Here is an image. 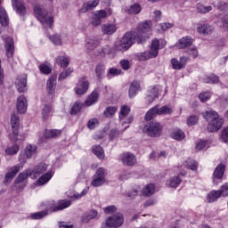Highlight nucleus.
<instances>
[{
  "label": "nucleus",
  "mask_w": 228,
  "mask_h": 228,
  "mask_svg": "<svg viewBox=\"0 0 228 228\" xmlns=\"http://www.w3.org/2000/svg\"><path fill=\"white\" fill-rule=\"evenodd\" d=\"M152 29V22L146 20L139 23L137 31L126 32L121 40L116 42V51H127L133 44H145L149 40V33Z\"/></svg>",
  "instance_id": "obj_1"
},
{
  "label": "nucleus",
  "mask_w": 228,
  "mask_h": 228,
  "mask_svg": "<svg viewBox=\"0 0 228 228\" xmlns=\"http://www.w3.org/2000/svg\"><path fill=\"white\" fill-rule=\"evenodd\" d=\"M71 204L72 202L67 200H61L58 201H46L43 203L45 210L30 214V218L31 220H42V218H45V216H47L49 213L62 211V209H67V208H70Z\"/></svg>",
  "instance_id": "obj_2"
},
{
  "label": "nucleus",
  "mask_w": 228,
  "mask_h": 228,
  "mask_svg": "<svg viewBox=\"0 0 228 228\" xmlns=\"http://www.w3.org/2000/svg\"><path fill=\"white\" fill-rule=\"evenodd\" d=\"M204 118L206 120H209L207 129L208 133H216V131H220L222 129V126H224V118H220L218 112L210 110H207L203 114Z\"/></svg>",
  "instance_id": "obj_3"
},
{
  "label": "nucleus",
  "mask_w": 228,
  "mask_h": 228,
  "mask_svg": "<svg viewBox=\"0 0 228 228\" xmlns=\"http://www.w3.org/2000/svg\"><path fill=\"white\" fill-rule=\"evenodd\" d=\"M34 12L37 19L43 24L44 28H53L54 19L53 16L47 14V11L42 9L40 5H35Z\"/></svg>",
  "instance_id": "obj_4"
},
{
  "label": "nucleus",
  "mask_w": 228,
  "mask_h": 228,
  "mask_svg": "<svg viewBox=\"0 0 228 228\" xmlns=\"http://www.w3.org/2000/svg\"><path fill=\"white\" fill-rule=\"evenodd\" d=\"M106 175H108L106 168L99 167L92 177L91 186L99 188V186L106 184Z\"/></svg>",
  "instance_id": "obj_5"
},
{
  "label": "nucleus",
  "mask_w": 228,
  "mask_h": 228,
  "mask_svg": "<svg viewBox=\"0 0 228 228\" xmlns=\"http://www.w3.org/2000/svg\"><path fill=\"white\" fill-rule=\"evenodd\" d=\"M142 131L143 133L148 134V136H151V138H156L158 136H161L163 126L158 122H151L148 125H145L142 128Z\"/></svg>",
  "instance_id": "obj_6"
},
{
  "label": "nucleus",
  "mask_w": 228,
  "mask_h": 228,
  "mask_svg": "<svg viewBox=\"0 0 228 228\" xmlns=\"http://www.w3.org/2000/svg\"><path fill=\"white\" fill-rule=\"evenodd\" d=\"M172 108L168 106H155L151 108L145 115V120H152L156 115H171Z\"/></svg>",
  "instance_id": "obj_7"
},
{
  "label": "nucleus",
  "mask_w": 228,
  "mask_h": 228,
  "mask_svg": "<svg viewBox=\"0 0 228 228\" xmlns=\"http://www.w3.org/2000/svg\"><path fill=\"white\" fill-rule=\"evenodd\" d=\"M167 45V41L163 39L154 38L151 41L150 51L148 53L151 58H156L159 54V49H163Z\"/></svg>",
  "instance_id": "obj_8"
},
{
  "label": "nucleus",
  "mask_w": 228,
  "mask_h": 228,
  "mask_svg": "<svg viewBox=\"0 0 228 228\" xmlns=\"http://www.w3.org/2000/svg\"><path fill=\"white\" fill-rule=\"evenodd\" d=\"M89 86L90 82H88L86 77H81L78 78V82L74 88V92L77 95H85V94L88 92Z\"/></svg>",
  "instance_id": "obj_9"
},
{
  "label": "nucleus",
  "mask_w": 228,
  "mask_h": 228,
  "mask_svg": "<svg viewBox=\"0 0 228 228\" xmlns=\"http://www.w3.org/2000/svg\"><path fill=\"white\" fill-rule=\"evenodd\" d=\"M122 224H124V216L119 213L110 216L105 222L106 227L110 228H118Z\"/></svg>",
  "instance_id": "obj_10"
},
{
  "label": "nucleus",
  "mask_w": 228,
  "mask_h": 228,
  "mask_svg": "<svg viewBox=\"0 0 228 228\" xmlns=\"http://www.w3.org/2000/svg\"><path fill=\"white\" fill-rule=\"evenodd\" d=\"M131 111V108L127 105H123L119 111V120L122 122V126H126V124H131L134 118L133 116H129L126 119V117L129 115Z\"/></svg>",
  "instance_id": "obj_11"
},
{
  "label": "nucleus",
  "mask_w": 228,
  "mask_h": 228,
  "mask_svg": "<svg viewBox=\"0 0 228 228\" xmlns=\"http://www.w3.org/2000/svg\"><path fill=\"white\" fill-rule=\"evenodd\" d=\"M14 85L20 94L26 92V87L28 86V75H19L14 81Z\"/></svg>",
  "instance_id": "obj_12"
},
{
  "label": "nucleus",
  "mask_w": 228,
  "mask_h": 228,
  "mask_svg": "<svg viewBox=\"0 0 228 228\" xmlns=\"http://www.w3.org/2000/svg\"><path fill=\"white\" fill-rule=\"evenodd\" d=\"M12 6L14 12L21 17H24L28 13V9L21 0H12Z\"/></svg>",
  "instance_id": "obj_13"
},
{
  "label": "nucleus",
  "mask_w": 228,
  "mask_h": 228,
  "mask_svg": "<svg viewBox=\"0 0 228 228\" xmlns=\"http://www.w3.org/2000/svg\"><path fill=\"white\" fill-rule=\"evenodd\" d=\"M11 127L12 134L18 136L19 129L20 128V118H19V114L12 113L11 115Z\"/></svg>",
  "instance_id": "obj_14"
},
{
  "label": "nucleus",
  "mask_w": 228,
  "mask_h": 228,
  "mask_svg": "<svg viewBox=\"0 0 228 228\" xmlns=\"http://www.w3.org/2000/svg\"><path fill=\"white\" fill-rule=\"evenodd\" d=\"M120 159L123 165H126V167H133V165L136 164V157L133 153H122L120 155Z\"/></svg>",
  "instance_id": "obj_15"
},
{
  "label": "nucleus",
  "mask_w": 228,
  "mask_h": 228,
  "mask_svg": "<svg viewBox=\"0 0 228 228\" xmlns=\"http://www.w3.org/2000/svg\"><path fill=\"white\" fill-rule=\"evenodd\" d=\"M56 79H58V77L52 75L46 82V92L49 95H53L56 91Z\"/></svg>",
  "instance_id": "obj_16"
},
{
  "label": "nucleus",
  "mask_w": 228,
  "mask_h": 228,
  "mask_svg": "<svg viewBox=\"0 0 228 228\" xmlns=\"http://www.w3.org/2000/svg\"><path fill=\"white\" fill-rule=\"evenodd\" d=\"M17 111L20 114L28 111V100L24 95H20L17 100Z\"/></svg>",
  "instance_id": "obj_17"
},
{
  "label": "nucleus",
  "mask_w": 228,
  "mask_h": 228,
  "mask_svg": "<svg viewBox=\"0 0 228 228\" xmlns=\"http://www.w3.org/2000/svg\"><path fill=\"white\" fill-rule=\"evenodd\" d=\"M193 44V38L190 36H186L179 39L176 43V47L178 49H186V47H190Z\"/></svg>",
  "instance_id": "obj_18"
},
{
  "label": "nucleus",
  "mask_w": 228,
  "mask_h": 228,
  "mask_svg": "<svg viewBox=\"0 0 228 228\" xmlns=\"http://www.w3.org/2000/svg\"><path fill=\"white\" fill-rule=\"evenodd\" d=\"M99 101V93L97 91H93L86 99L84 105L88 108L94 106Z\"/></svg>",
  "instance_id": "obj_19"
},
{
  "label": "nucleus",
  "mask_w": 228,
  "mask_h": 228,
  "mask_svg": "<svg viewBox=\"0 0 228 228\" xmlns=\"http://www.w3.org/2000/svg\"><path fill=\"white\" fill-rule=\"evenodd\" d=\"M53 104H45L42 110V117L44 122H47V120L53 117Z\"/></svg>",
  "instance_id": "obj_20"
},
{
  "label": "nucleus",
  "mask_w": 228,
  "mask_h": 228,
  "mask_svg": "<svg viewBox=\"0 0 228 228\" xmlns=\"http://www.w3.org/2000/svg\"><path fill=\"white\" fill-rule=\"evenodd\" d=\"M45 170H47V164L41 162L30 173V177H38V175H40V174H44V172H45Z\"/></svg>",
  "instance_id": "obj_21"
},
{
  "label": "nucleus",
  "mask_w": 228,
  "mask_h": 228,
  "mask_svg": "<svg viewBox=\"0 0 228 228\" xmlns=\"http://www.w3.org/2000/svg\"><path fill=\"white\" fill-rule=\"evenodd\" d=\"M55 61L57 65H59V67H61L62 69H67L70 64V57L59 55L55 59Z\"/></svg>",
  "instance_id": "obj_22"
},
{
  "label": "nucleus",
  "mask_w": 228,
  "mask_h": 228,
  "mask_svg": "<svg viewBox=\"0 0 228 228\" xmlns=\"http://www.w3.org/2000/svg\"><path fill=\"white\" fill-rule=\"evenodd\" d=\"M53 179V173L48 172L41 175L36 182V186H44Z\"/></svg>",
  "instance_id": "obj_23"
},
{
  "label": "nucleus",
  "mask_w": 228,
  "mask_h": 228,
  "mask_svg": "<svg viewBox=\"0 0 228 228\" xmlns=\"http://www.w3.org/2000/svg\"><path fill=\"white\" fill-rule=\"evenodd\" d=\"M140 91V82L134 80L131 83L130 88L128 91V95L130 99H133V97L136 96V94Z\"/></svg>",
  "instance_id": "obj_24"
},
{
  "label": "nucleus",
  "mask_w": 228,
  "mask_h": 228,
  "mask_svg": "<svg viewBox=\"0 0 228 228\" xmlns=\"http://www.w3.org/2000/svg\"><path fill=\"white\" fill-rule=\"evenodd\" d=\"M20 171V165L13 166L10 168V171L5 175V180L6 181H12L17 174Z\"/></svg>",
  "instance_id": "obj_25"
},
{
  "label": "nucleus",
  "mask_w": 228,
  "mask_h": 228,
  "mask_svg": "<svg viewBox=\"0 0 228 228\" xmlns=\"http://www.w3.org/2000/svg\"><path fill=\"white\" fill-rule=\"evenodd\" d=\"M44 136L46 140H51V138H58L59 136H61V130H45Z\"/></svg>",
  "instance_id": "obj_26"
},
{
  "label": "nucleus",
  "mask_w": 228,
  "mask_h": 228,
  "mask_svg": "<svg viewBox=\"0 0 228 228\" xmlns=\"http://www.w3.org/2000/svg\"><path fill=\"white\" fill-rule=\"evenodd\" d=\"M225 172V166L224 164H219L216 169L214 170V183H215V179H222L224 177V174Z\"/></svg>",
  "instance_id": "obj_27"
},
{
  "label": "nucleus",
  "mask_w": 228,
  "mask_h": 228,
  "mask_svg": "<svg viewBox=\"0 0 228 228\" xmlns=\"http://www.w3.org/2000/svg\"><path fill=\"white\" fill-rule=\"evenodd\" d=\"M102 31L104 35H113L117 31L115 24L107 23L102 27Z\"/></svg>",
  "instance_id": "obj_28"
},
{
  "label": "nucleus",
  "mask_w": 228,
  "mask_h": 228,
  "mask_svg": "<svg viewBox=\"0 0 228 228\" xmlns=\"http://www.w3.org/2000/svg\"><path fill=\"white\" fill-rule=\"evenodd\" d=\"M6 56L7 58H13V53H15V45L13 40L5 42Z\"/></svg>",
  "instance_id": "obj_29"
},
{
  "label": "nucleus",
  "mask_w": 228,
  "mask_h": 228,
  "mask_svg": "<svg viewBox=\"0 0 228 228\" xmlns=\"http://www.w3.org/2000/svg\"><path fill=\"white\" fill-rule=\"evenodd\" d=\"M99 4V0H90L85 3L82 6V12H88L89 10H94Z\"/></svg>",
  "instance_id": "obj_30"
},
{
  "label": "nucleus",
  "mask_w": 228,
  "mask_h": 228,
  "mask_svg": "<svg viewBox=\"0 0 228 228\" xmlns=\"http://www.w3.org/2000/svg\"><path fill=\"white\" fill-rule=\"evenodd\" d=\"M0 24L2 26H8L10 24L8 13H6V11L3 7H0Z\"/></svg>",
  "instance_id": "obj_31"
},
{
  "label": "nucleus",
  "mask_w": 228,
  "mask_h": 228,
  "mask_svg": "<svg viewBox=\"0 0 228 228\" xmlns=\"http://www.w3.org/2000/svg\"><path fill=\"white\" fill-rule=\"evenodd\" d=\"M155 191L156 185H154L153 183H149L143 188L142 195H144V197H151V195H154Z\"/></svg>",
  "instance_id": "obj_32"
},
{
  "label": "nucleus",
  "mask_w": 228,
  "mask_h": 228,
  "mask_svg": "<svg viewBox=\"0 0 228 228\" xmlns=\"http://www.w3.org/2000/svg\"><path fill=\"white\" fill-rule=\"evenodd\" d=\"M198 33L200 35H211V31H213V27L209 24H203L197 28Z\"/></svg>",
  "instance_id": "obj_33"
},
{
  "label": "nucleus",
  "mask_w": 228,
  "mask_h": 228,
  "mask_svg": "<svg viewBox=\"0 0 228 228\" xmlns=\"http://www.w3.org/2000/svg\"><path fill=\"white\" fill-rule=\"evenodd\" d=\"M220 197H222V195L220 194V191L214 190L208 194L207 200L208 202H216V200H218Z\"/></svg>",
  "instance_id": "obj_34"
},
{
  "label": "nucleus",
  "mask_w": 228,
  "mask_h": 228,
  "mask_svg": "<svg viewBox=\"0 0 228 228\" xmlns=\"http://www.w3.org/2000/svg\"><path fill=\"white\" fill-rule=\"evenodd\" d=\"M20 150V147L19 146V144L15 143L5 149V154L7 156H15V154H17Z\"/></svg>",
  "instance_id": "obj_35"
},
{
  "label": "nucleus",
  "mask_w": 228,
  "mask_h": 228,
  "mask_svg": "<svg viewBox=\"0 0 228 228\" xmlns=\"http://www.w3.org/2000/svg\"><path fill=\"white\" fill-rule=\"evenodd\" d=\"M118 110V109L115 106H109L104 110L103 115L106 118H111V117H115V113H117Z\"/></svg>",
  "instance_id": "obj_36"
},
{
  "label": "nucleus",
  "mask_w": 228,
  "mask_h": 228,
  "mask_svg": "<svg viewBox=\"0 0 228 228\" xmlns=\"http://www.w3.org/2000/svg\"><path fill=\"white\" fill-rule=\"evenodd\" d=\"M142 12V6L138 4H134L131 5L130 7L126 8V12L129 15H136Z\"/></svg>",
  "instance_id": "obj_37"
},
{
  "label": "nucleus",
  "mask_w": 228,
  "mask_h": 228,
  "mask_svg": "<svg viewBox=\"0 0 228 228\" xmlns=\"http://www.w3.org/2000/svg\"><path fill=\"white\" fill-rule=\"evenodd\" d=\"M93 152L99 159H104V150L101 145H94L93 146Z\"/></svg>",
  "instance_id": "obj_38"
},
{
  "label": "nucleus",
  "mask_w": 228,
  "mask_h": 228,
  "mask_svg": "<svg viewBox=\"0 0 228 228\" xmlns=\"http://www.w3.org/2000/svg\"><path fill=\"white\" fill-rule=\"evenodd\" d=\"M111 9H108L107 11L101 10L94 13V16L97 17L100 20H102V19H106V17L111 15Z\"/></svg>",
  "instance_id": "obj_39"
},
{
  "label": "nucleus",
  "mask_w": 228,
  "mask_h": 228,
  "mask_svg": "<svg viewBox=\"0 0 228 228\" xmlns=\"http://www.w3.org/2000/svg\"><path fill=\"white\" fill-rule=\"evenodd\" d=\"M171 137L174 140H177L178 142H181V140H184V132H182L181 129H176L171 134Z\"/></svg>",
  "instance_id": "obj_40"
},
{
  "label": "nucleus",
  "mask_w": 228,
  "mask_h": 228,
  "mask_svg": "<svg viewBox=\"0 0 228 228\" xmlns=\"http://www.w3.org/2000/svg\"><path fill=\"white\" fill-rule=\"evenodd\" d=\"M81 110H83V103L80 102H75L71 107L70 115H77Z\"/></svg>",
  "instance_id": "obj_41"
},
{
  "label": "nucleus",
  "mask_w": 228,
  "mask_h": 228,
  "mask_svg": "<svg viewBox=\"0 0 228 228\" xmlns=\"http://www.w3.org/2000/svg\"><path fill=\"white\" fill-rule=\"evenodd\" d=\"M28 177H29V172L28 171H23L22 173H20L18 177L14 180V184H19L20 183H24V181H26V179H28Z\"/></svg>",
  "instance_id": "obj_42"
},
{
  "label": "nucleus",
  "mask_w": 228,
  "mask_h": 228,
  "mask_svg": "<svg viewBox=\"0 0 228 228\" xmlns=\"http://www.w3.org/2000/svg\"><path fill=\"white\" fill-rule=\"evenodd\" d=\"M74 72V69L72 68H68L64 69L62 72H61L59 76V81H63V79H67L69 76H70Z\"/></svg>",
  "instance_id": "obj_43"
},
{
  "label": "nucleus",
  "mask_w": 228,
  "mask_h": 228,
  "mask_svg": "<svg viewBox=\"0 0 228 228\" xmlns=\"http://www.w3.org/2000/svg\"><path fill=\"white\" fill-rule=\"evenodd\" d=\"M104 70H106L104 64H102V63L97 64L96 68H95V74H96L97 77H99L101 79V77H102V76H104Z\"/></svg>",
  "instance_id": "obj_44"
},
{
  "label": "nucleus",
  "mask_w": 228,
  "mask_h": 228,
  "mask_svg": "<svg viewBox=\"0 0 228 228\" xmlns=\"http://www.w3.org/2000/svg\"><path fill=\"white\" fill-rule=\"evenodd\" d=\"M135 56L139 61H146V60H151V58H152L149 52L138 53Z\"/></svg>",
  "instance_id": "obj_45"
},
{
  "label": "nucleus",
  "mask_w": 228,
  "mask_h": 228,
  "mask_svg": "<svg viewBox=\"0 0 228 228\" xmlns=\"http://www.w3.org/2000/svg\"><path fill=\"white\" fill-rule=\"evenodd\" d=\"M184 165L190 170H197V168L199 167V164L197 163V161H195L193 159H190L185 161Z\"/></svg>",
  "instance_id": "obj_46"
},
{
  "label": "nucleus",
  "mask_w": 228,
  "mask_h": 228,
  "mask_svg": "<svg viewBox=\"0 0 228 228\" xmlns=\"http://www.w3.org/2000/svg\"><path fill=\"white\" fill-rule=\"evenodd\" d=\"M182 181L183 180L179 176H175L171 178L169 186L171 188H177L181 184Z\"/></svg>",
  "instance_id": "obj_47"
},
{
  "label": "nucleus",
  "mask_w": 228,
  "mask_h": 228,
  "mask_svg": "<svg viewBox=\"0 0 228 228\" xmlns=\"http://www.w3.org/2000/svg\"><path fill=\"white\" fill-rule=\"evenodd\" d=\"M197 10L199 13H208L213 10L211 6H204L202 4H197Z\"/></svg>",
  "instance_id": "obj_48"
},
{
  "label": "nucleus",
  "mask_w": 228,
  "mask_h": 228,
  "mask_svg": "<svg viewBox=\"0 0 228 228\" xmlns=\"http://www.w3.org/2000/svg\"><path fill=\"white\" fill-rule=\"evenodd\" d=\"M97 216V211L96 210H91L87 215H86L82 222H90V220H93V218H95Z\"/></svg>",
  "instance_id": "obj_49"
},
{
  "label": "nucleus",
  "mask_w": 228,
  "mask_h": 228,
  "mask_svg": "<svg viewBox=\"0 0 228 228\" xmlns=\"http://www.w3.org/2000/svg\"><path fill=\"white\" fill-rule=\"evenodd\" d=\"M39 70L40 72H42V74H51L52 72V69H51V65L49 64H41L39 66Z\"/></svg>",
  "instance_id": "obj_50"
},
{
  "label": "nucleus",
  "mask_w": 228,
  "mask_h": 228,
  "mask_svg": "<svg viewBox=\"0 0 228 228\" xmlns=\"http://www.w3.org/2000/svg\"><path fill=\"white\" fill-rule=\"evenodd\" d=\"M171 64L175 70H181V69H183V64L181 63V61H177V59L175 58L171 60Z\"/></svg>",
  "instance_id": "obj_51"
},
{
  "label": "nucleus",
  "mask_w": 228,
  "mask_h": 228,
  "mask_svg": "<svg viewBox=\"0 0 228 228\" xmlns=\"http://www.w3.org/2000/svg\"><path fill=\"white\" fill-rule=\"evenodd\" d=\"M97 45H99V39L94 38V39H89L87 41V48L93 50L95 49V47H97Z\"/></svg>",
  "instance_id": "obj_52"
},
{
  "label": "nucleus",
  "mask_w": 228,
  "mask_h": 228,
  "mask_svg": "<svg viewBox=\"0 0 228 228\" xmlns=\"http://www.w3.org/2000/svg\"><path fill=\"white\" fill-rule=\"evenodd\" d=\"M218 191L221 197H228V183L223 184Z\"/></svg>",
  "instance_id": "obj_53"
},
{
  "label": "nucleus",
  "mask_w": 228,
  "mask_h": 228,
  "mask_svg": "<svg viewBox=\"0 0 228 228\" xmlns=\"http://www.w3.org/2000/svg\"><path fill=\"white\" fill-rule=\"evenodd\" d=\"M219 81H220V78L218 77V76L211 75L210 77H208L207 78L205 83H210V84H213V85H216V83H218Z\"/></svg>",
  "instance_id": "obj_54"
},
{
  "label": "nucleus",
  "mask_w": 228,
  "mask_h": 228,
  "mask_svg": "<svg viewBox=\"0 0 228 228\" xmlns=\"http://www.w3.org/2000/svg\"><path fill=\"white\" fill-rule=\"evenodd\" d=\"M199 99L201 102H206V101H209V99H211V94L208 92L201 93L199 95Z\"/></svg>",
  "instance_id": "obj_55"
},
{
  "label": "nucleus",
  "mask_w": 228,
  "mask_h": 228,
  "mask_svg": "<svg viewBox=\"0 0 228 228\" xmlns=\"http://www.w3.org/2000/svg\"><path fill=\"white\" fill-rule=\"evenodd\" d=\"M199 122V117L197 116H191L187 118V125L188 126H195Z\"/></svg>",
  "instance_id": "obj_56"
},
{
  "label": "nucleus",
  "mask_w": 228,
  "mask_h": 228,
  "mask_svg": "<svg viewBox=\"0 0 228 228\" xmlns=\"http://www.w3.org/2000/svg\"><path fill=\"white\" fill-rule=\"evenodd\" d=\"M208 147V142L206 141H200L198 143H196V151H204Z\"/></svg>",
  "instance_id": "obj_57"
},
{
  "label": "nucleus",
  "mask_w": 228,
  "mask_h": 228,
  "mask_svg": "<svg viewBox=\"0 0 228 228\" xmlns=\"http://www.w3.org/2000/svg\"><path fill=\"white\" fill-rule=\"evenodd\" d=\"M97 124H99V119L97 118H92L87 122V127L89 129H95V126H97Z\"/></svg>",
  "instance_id": "obj_58"
},
{
  "label": "nucleus",
  "mask_w": 228,
  "mask_h": 228,
  "mask_svg": "<svg viewBox=\"0 0 228 228\" xmlns=\"http://www.w3.org/2000/svg\"><path fill=\"white\" fill-rule=\"evenodd\" d=\"M159 94V90L158 89V87H152L149 91V95H152L151 101H154V99H156V97H158Z\"/></svg>",
  "instance_id": "obj_59"
},
{
  "label": "nucleus",
  "mask_w": 228,
  "mask_h": 228,
  "mask_svg": "<svg viewBox=\"0 0 228 228\" xmlns=\"http://www.w3.org/2000/svg\"><path fill=\"white\" fill-rule=\"evenodd\" d=\"M110 140H115V138H118L120 136V131L117 129H112L109 134Z\"/></svg>",
  "instance_id": "obj_60"
},
{
  "label": "nucleus",
  "mask_w": 228,
  "mask_h": 228,
  "mask_svg": "<svg viewBox=\"0 0 228 228\" xmlns=\"http://www.w3.org/2000/svg\"><path fill=\"white\" fill-rule=\"evenodd\" d=\"M187 53L191 54L192 58H197L199 56V51L197 50V47L189 48L187 50Z\"/></svg>",
  "instance_id": "obj_61"
},
{
  "label": "nucleus",
  "mask_w": 228,
  "mask_h": 228,
  "mask_svg": "<svg viewBox=\"0 0 228 228\" xmlns=\"http://www.w3.org/2000/svg\"><path fill=\"white\" fill-rule=\"evenodd\" d=\"M103 211L106 215H111L117 211V208L115 206H109L103 208Z\"/></svg>",
  "instance_id": "obj_62"
},
{
  "label": "nucleus",
  "mask_w": 228,
  "mask_h": 228,
  "mask_svg": "<svg viewBox=\"0 0 228 228\" xmlns=\"http://www.w3.org/2000/svg\"><path fill=\"white\" fill-rule=\"evenodd\" d=\"M221 138L224 143H228V127H226L223 130Z\"/></svg>",
  "instance_id": "obj_63"
},
{
  "label": "nucleus",
  "mask_w": 228,
  "mask_h": 228,
  "mask_svg": "<svg viewBox=\"0 0 228 228\" xmlns=\"http://www.w3.org/2000/svg\"><path fill=\"white\" fill-rule=\"evenodd\" d=\"M50 38L55 45H60L61 44V38L60 36H52Z\"/></svg>",
  "instance_id": "obj_64"
}]
</instances>
